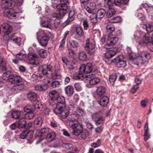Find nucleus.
Masks as SVG:
<instances>
[{
    "instance_id": "19",
    "label": "nucleus",
    "mask_w": 153,
    "mask_h": 153,
    "mask_svg": "<svg viewBox=\"0 0 153 153\" xmlns=\"http://www.w3.org/2000/svg\"><path fill=\"white\" fill-rule=\"evenodd\" d=\"M28 99L32 102H36L37 100V94L34 92H30L27 94Z\"/></svg>"
},
{
    "instance_id": "14",
    "label": "nucleus",
    "mask_w": 153,
    "mask_h": 153,
    "mask_svg": "<svg viewBox=\"0 0 153 153\" xmlns=\"http://www.w3.org/2000/svg\"><path fill=\"white\" fill-rule=\"evenodd\" d=\"M49 40V37L48 35L43 36L41 38H38V40L40 44L42 46H45Z\"/></svg>"
},
{
    "instance_id": "55",
    "label": "nucleus",
    "mask_w": 153,
    "mask_h": 153,
    "mask_svg": "<svg viewBox=\"0 0 153 153\" xmlns=\"http://www.w3.org/2000/svg\"><path fill=\"white\" fill-rule=\"evenodd\" d=\"M53 20L54 22V24L55 27H57L60 22V19L58 18V17H57V18H56L55 19H51V22Z\"/></svg>"
},
{
    "instance_id": "58",
    "label": "nucleus",
    "mask_w": 153,
    "mask_h": 153,
    "mask_svg": "<svg viewBox=\"0 0 153 153\" xmlns=\"http://www.w3.org/2000/svg\"><path fill=\"white\" fill-rule=\"evenodd\" d=\"M74 87L76 90L77 91H80L82 90L81 86L78 83H76L74 84Z\"/></svg>"
},
{
    "instance_id": "43",
    "label": "nucleus",
    "mask_w": 153,
    "mask_h": 153,
    "mask_svg": "<svg viewBox=\"0 0 153 153\" xmlns=\"http://www.w3.org/2000/svg\"><path fill=\"white\" fill-rule=\"evenodd\" d=\"M106 29L107 32L110 33H111L114 31L115 27L113 25L111 24L107 25L106 27Z\"/></svg>"
},
{
    "instance_id": "23",
    "label": "nucleus",
    "mask_w": 153,
    "mask_h": 153,
    "mask_svg": "<svg viewBox=\"0 0 153 153\" xmlns=\"http://www.w3.org/2000/svg\"><path fill=\"white\" fill-rule=\"evenodd\" d=\"M105 13V11L103 9L98 10L96 15V16L97 19H101L103 18Z\"/></svg>"
},
{
    "instance_id": "10",
    "label": "nucleus",
    "mask_w": 153,
    "mask_h": 153,
    "mask_svg": "<svg viewBox=\"0 0 153 153\" xmlns=\"http://www.w3.org/2000/svg\"><path fill=\"white\" fill-rule=\"evenodd\" d=\"M36 104L33 107L28 105L24 108V109L25 112L27 113L33 112L35 109H39L42 107V105L40 101H37Z\"/></svg>"
},
{
    "instance_id": "30",
    "label": "nucleus",
    "mask_w": 153,
    "mask_h": 153,
    "mask_svg": "<svg viewBox=\"0 0 153 153\" xmlns=\"http://www.w3.org/2000/svg\"><path fill=\"white\" fill-rule=\"evenodd\" d=\"M113 5L108 6L109 9L107 13V15L108 17L112 16L115 14V10L112 7Z\"/></svg>"
},
{
    "instance_id": "59",
    "label": "nucleus",
    "mask_w": 153,
    "mask_h": 153,
    "mask_svg": "<svg viewBox=\"0 0 153 153\" xmlns=\"http://www.w3.org/2000/svg\"><path fill=\"white\" fill-rule=\"evenodd\" d=\"M83 72H81L79 70V74L76 76L75 79H82L83 77Z\"/></svg>"
},
{
    "instance_id": "42",
    "label": "nucleus",
    "mask_w": 153,
    "mask_h": 153,
    "mask_svg": "<svg viewBox=\"0 0 153 153\" xmlns=\"http://www.w3.org/2000/svg\"><path fill=\"white\" fill-rule=\"evenodd\" d=\"M10 71H8L4 73L2 76V78L3 79L6 81L8 80L9 81V78L10 76Z\"/></svg>"
},
{
    "instance_id": "33",
    "label": "nucleus",
    "mask_w": 153,
    "mask_h": 153,
    "mask_svg": "<svg viewBox=\"0 0 153 153\" xmlns=\"http://www.w3.org/2000/svg\"><path fill=\"white\" fill-rule=\"evenodd\" d=\"M69 114L68 110L65 108L59 116L62 118H65L67 117Z\"/></svg>"
},
{
    "instance_id": "8",
    "label": "nucleus",
    "mask_w": 153,
    "mask_h": 153,
    "mask_svg": "<svg viewBox=\"0 0 153 153\" xmlns=\"http://www.w3.org/2000/svg\"><path fill=\"white\" fill-rule=\"evenodd\" d=\"M54 70L53 65L50 64L48 65H44L39 67V71L43 75H46L48 74V71H52Z\"/></svg>"
},
{
    "instance_id": "28",
    "label": "nucleus",
    "mask_w": 153,
    "mask_h": 153,
    "mask_svg": "<svg viewBox=\"0 0 153 153\" xmlns=\"http://www.w3.org/2000/svg\"><path fill=\"white\" fill-rule=\"evenodd\" d=\"M76 33L80 37L84 36V33L81 27H77L76 29Z\"/></svg>"
},
{
    "instance_id": "45",
    "label": "nucleus",
    "mask_w": 153,
    "mask_h": 153,
    "mask_svg": "<svg viewBox=\"0 0 153 153\" xmlns=\"http://www.w3.org/2000/svg\"><path fill=\"white\" fill-rule=\"evenodd\" d=\"M144 43L147 44V45L149 42L151 41V37L149 36V34H146L144 36Z\"/></svg>"
},
{
    "instance_id": "41",
    "label": "nucleus",
    "mask_w": 153,
    "mask_h": 153,
    "mask_svg": "<svg viewBox=\"0 0 153 153\" xmlns=\"http://www.w3.org/2000/svg\"><path fill=\"white\" fill-rule=\"evenodd\" d=\"M74 14V12L73 11H70L68 14V17L67 20V22L69 23L72 22L74 19V18L73 16Z\"/></svg>"
},
{
    "instance_id": "15",
    "label": "nucleus",
    "mask_w": 153,
    "mask_h": 153,
    "mask_svg": "<svg viewBox=\"0 0 153 153\" xmlns=\"http://www.w3.org/2000/svg\"><path fill=\"white\" fill-rule=\"evenodd\" d=\"M24 115V113L22 111H14L12 113V117L15 119H19L20 118L23 117Z\"/></svg>"
},
{
    "instance_id": "5",
    "label": "nucleus",
    "mask_w": 153,
    "mask_h": 153,
    "mask_svg": "<svg viewBox=\"0 0 153 153\" xmlns=\"http://www.w3.org/2000/svg\"><path fill=\"white\" fill-rule=\"evenodd\" d=\"M86 79L87 81L86 82L87 83L86 84V86L88 88H91V86L96 85L100 82V79L97 77H96L94 75L89 74L85 76Z\"/></svg>"
},
{
    "instance_id": "32",
    "label": "nucleus",
    "mask_w": 153,
    "mask_h": 153,
    "mask_svg": "<svg viewBox=\"0 0 153 153\" xmlns=\"http://www.w3.org/2000/svg\"><path fill=\"white\" fill-rule=\"evenodd\" d=\"M47 31H44L42 30H39L36 33L37 38V40L38 38H41V37L43 36H45L47 35Z\"/></svg>"
},
{
    "instance_id": "27",
    "label": "nucleus",
    "mask_w": 153,
    "mask_h": 153,
    "mask_svg": "<svg viewBox=\"0 0 153 153\" xmlns=\"http://www.w3.org/2000/svg\"><path fill=\"white\" fill-rule=\"evenodd\" d=\"M11 40L14 43L16 44L19 46H20L21 42V38L13 35L12 37Z\"/></svg>"
},
{
    "instance_id": "36",
    "label": "nucleus",
    "mask_w": 153,
    "mask_h": 153,
    "mask_svg": "<svg viewBox=\"0 0 153 153\" xmlns=\"http://www.w3.org/2000/svg\"><path fill=\"white\" fill-rule=\"evenodd\" d=\"M79 60L81 61H85L87 59L86 53L83 51L80 52L79 54Z\"/></svg>"
},
{
    "instance_id": "38",
    "label": "nucleus",
    "mask_w": 153,
    "mask_h": 153,
    "mask_svg": "<svg viewBox=\"0 0 153 153\" xmlns=\"http://www.w3.org/2000/svg\"><path fill=\"white\" fill-rule=\"evenodd\" d=\"M16 57L19 60H25L27 58L26 55L21 53H19L16 55Z\"/></svg>"
},
{
    "instance_id": "22",
    "label": "nucleus",
    "mask_w": 153,
    "mask_h": 153,
    "mask_svg": "<svg viewBox=\"0 0 153 153\" xmlns=\"http://www.w3.org/2000/svg\"><path fill=\"white\" fill-rule=\"evenodd\" d=\"M51 22V19L49 21H43L41 24L42 27L51 29L53 27V25L52 24Z\"/></svg>"
},
{
    "instance_id": "24",
    "label": "nucleus",
    "mask_w": 153,
    "mask_h": 153,
    "mask_svg": "<svg viewBox=\"0 0 153 153\" xmlns=\"http://www.w3.org/2000/svg\"><path fill=\"white\" fill-rule=\"evenodd\" d=\"M144 131H145L144 133L145 137L144 139L145 141L147 140L149 138H150V135L149 134V127L148 123H146L145 124L144 127Z\"/></svg>"
},
{
    "instance_id": "49",
    "label": "nucleus",
    "mask_w": 153,
    "mask_h": 153,
    "mask_svg": "<svg viewBox=\"0 0 153 153\" xmlns=\"http://www.w3.org/2000/svg\"><path fill=\"white\" fill-rule=\"evenodd\" d=\"M30 132H28L27 131H25L22 132L20 135V137L21 139H24L28 137L29 134Z\"/></svg>"
},
{
    "instance_id": "39",
    "label": "nucleus",
    "mask_w": 153,
    "mask_h": 153,
    "mask_svg": "<svg viewBox=\"0 0 153 153\" xmlns=\"http://www.w3.org/2000/svg\"><path fill=\"white\" fill-rule=\"evenodd\" d=\"M114 38H111L108 40L107 42V44L106 45L105 47L106 48H108L107 46H108L109 47L114 45Z\"/></svg>"
},
{
    "instance_id": "57",
    "label": "nucleus",
    "mask_w": 153,
    "mask_h": 153,
    "mask_svg": "<svg viewBox=\"0 0 153 153\" xmlns=\"http://www.w3.org/2000/svg\"><path fill=\"white\" fill-rule=\"evenodd\" d=\"M83 25L84 28L85 30H87L89 27L88 22L86 19H85L83 22Z\"/></svg>"
},
{
    "instance_id": "17",
    "label": "nucleus",
    "mask_w": 153,
    "mask_h": 153,
    "mask_svg": "<svg viewBox=\"0 0 153 153\" xmlns=\"http://www.w3.org/2000/svg\"><path fill=\"white\" fill-rule=\"evenodd\" d=\"M109 102V98L107 96L102 97L99 102V103L102 106L106 107Z\"/></svg>"
},
{
    "instance_id": "47",
    "label": "nucleus",
    "mask_w": 153,
    "mask_h": 153,
    "mask_svg": "<svg viewBox=\"0 0 153 153\" xmlns=\"http://www.w3.org/2000/svg\"><path fill=\"white\" fill-rule=\"evenodd\" d=\"M69 43L71 46L74 48H77L79 46V43L75 40H72Z\"/></svg>"
},
{
    "instance_id": "61",
    "label": "nucleus",
    "mask_w": 153,
    "mask_h": 153,
    "mask_svg": "<svg viewBox=\"0 0 153 153\" xmlns=\"http://www.w3.org/2000/svg\"><path fill=\"white\" fill-rule=\"evenodd\" d=\"M100 116V113L99 112H97L93 114L92 116V117L93 120L95 121Z\"/></svg>"
},
{
    "instance_id": "25",
    "label": "nucleus",
    "mask_w": 153,
    "mask_h": 153,
    "mask_svg": "<svg viewBox=\"0 0 153 153\" xmlns=\"http://www.w3.org/2000/svg\"><path fill=\"white\" fill-rule=\"evenodd\" d=\"M65 91L68 96H71L74 93V89L71 86L68 85L65 88Z\"/></svg>"
},
{
    "instance_id": "53",
    "label": "nucleus",
    "mask_w": 153,
    "mask_h": 153,
    "mask_svg": "<svg viewBox=\"0 0 153 153\" xmlns=\"http://www.w3.org/2000/svg\"><path fill=\"white\" fill-rule=\"evenodd\" d=\"M75 113H76L79 116V117L80 116H84L85 115L84 111L83 110L80 109H78L77 110L75 111Z\"/></svg>"
},
{
    "instance_id": "54",
    "label": "nucleus",
    "mask_w": 153,
    "mask_h": 153,
    "mask_svg": "<svg viewBox=\"0 0 153 153\" xmlns=\"http://www.w3.org/2000/svg\"><path fill=\"white\" fill-rule=\"evenodd\" d=\"M52 87L55 88L59 87L60 85V82L58 81H55L51 83Z\"/></svg>"
},
{
    "instance_id": "40",
    "label": "nucleus",
    "mask_w": 153,
    "mask_h": 153,
    "mask_svg": "<svg viewBox=\"0 0 153 153\" xmlns=\"http://www.w3.org/2000/svg\"><path fill=\"white\" fill-rule=\"evenodd\" d=\"M35 116L34 113L33 112L27 113L24 114V116L25 119H33Z\"/></svg>"
},
{
    "instance_id": "21",
    "label": "nucleus",
    "mask_w": 153,
    "mask_h": 153,
    "mask_svg": "<svg viewBox=\"0 0 153 153\" xmlns=\"http://www.w3.org/2000/svg\"><path fill=\"white\" fill-rule=\"evenodd\" d=\"M6 62L5 60L2 56L0 57V67L2 71L6 70Z\"/></svg>"
},
{
    "instance_id": "4",
    "label": "nucleus",
    "mask_w": 153,
    "mask_h": 153,
    "mask_svg": "<svg viewBox=\"0 0 153 153\" xmlns=\"http://www.w3.org/2000/svg\"><path fill=\"white\" fill-rule=\"evenodd\" d=\"M151 56L147 52L143 51L141 52L139 56L135 57H131L130 61L132 64L141 66L143 65H146L148 63L147 60L150 59Z\"/></svg>"
},
{
    "instance_id": "35",
    "label": "nucleus",
    "mask_w": 153,
    "mask_h": 153,
    "mask_svg": "<svg viewBox=\"0 0 153 153\" xmlns=\"http://www.w3.org/2000/svg\"><path fill=\"white\" fill-rule=\"evenodd\" d=\"M56 136L55 133L53 132H50L48 133L46 137V139L49 142L53 140Z\"/></svg>"
},
{
    "instance_id": "20",
    "label": "nucleus",
    "mask_w": 153,
    "mask_h": 153,
    "mask_svg": "<svg viewBox=\"0 0 153 153\" xmlns=\"http://www.w3.org/2000/svg\"><path fill=\"white\" fill-rule=\"evenodd\" d=\"M24 85L20 84L13 86L11 89V91L14 93L18 92L24 88Z\"/></svg>"
},
{
    "instance_id": "3",
    "label": "nucleus",
    "mask_w": 153,
    "mask_h": 153,
    "mask_svg": "<svg viewBox=\"0 0 153 153\" xmlns=\"http://www.w3.org/2000/svg\"><path fill=\"white\" fill-rule=\"evenodd\" d=\"M70 122L69 126L73 129L72 132L74 135H79L82 128V125L79 124L78 121L79 116L75 113L70 114L69 117Z\"/></svg>"
},
{
    "instance_id": "51",
    "label": "nucleus",
    "mask_w": 153,
    "mask_h": 153,
    "mask_svg": "<svg viewBox=\"0 0 153 153\" xmlns=\"http://www.w3.org/2000/svg\"><path fill=\"white\" fill-rule=\"evenodd\" d=\"M109 81L111 85L114 86L115 82V74H112L110 76Z\"/></svg>"
},
{
    "instance_id": "48",
    "label": "nucleus",
    "mask_w": 153,
    "mask_h": 153,
    "mask_svg": "<svg viewBox=\"0 0 153 153\" xmlns=\"http://www.w3.org/2000/svg\"><path fill=\"white\" fill-rule=\"evenodd\" d=\"M81 133V137L82 139H85L86 138L88 134V132L86 130H82V129L81 132L79 134Z\"/></svg>"
},
{
    "instance_id": "11",
    "label": "nucleus",
    "mask_w": 153,
    "mask_h": 153,
    "mask_svg": "<svg viewBox=\"0 0 153 153\" xmlns=\"http://www.w3.org/2000/svg\"><path fill=\"white\" fill-rule=\"evenodd\" d=\"M93 65L90 63H88L86 65H82L79 68L81 72L86 74L90 73L93 69Z\"/></svg>"
},
{
    "instance_id": "16",
    "label": "nucleus",
    "mask_w": 153,
    "mask_h": 153,
    "mask_svg": "<svg viewBox=\"0 0 153 153\" xmlns=\"http://www.w3.org/2000/svg\"><path fill=\"white\" fill-rule=\"evenodd\" d=\"M19 126V128H27L26 125V122L25 119V118L23 116L19 119V121L17 122Z\"/></svg>"
},
{
    "instance_id": "7",
    "label": "nucleus",
    "mask_w": 153,
    "mask_h": 153,
    "mask_svg": "<svg viewBox=\"0 0 153 153\" xmlns=\"http://www.w3.org/2000/svg\"><path fill=\"white\" fill-rule=\"evenodd\" d=\"M95 45L91 42L90 39H88L86 40L85 48L88 53L91 55H94L95 52Z\"/></svg>"
},
{
    "instance_id": "12",
    "label": "nucleus",
    "mask_w": 153,
    "mask_h": 153,
    "mask_svg": "<svg viewBox=\"0 0 153 153\" xmlns=\"http://www.w3.org/2000/svg\"><path fill=\"white\" fill-rule=\"evenodd\" d=\"M22 80L20 76L15 75H11L9 78V82L13 84H17L21 82Z\"/></svg>"
},
{
    "instance_id": "2",
    "label": "nucleus",
    "mask_w": 153,
    "mask_h": 153,
    "mask_svg": "<svg viewBox=\"0 0 153 153\" xmlns=\"http://www.w3.org/2000/svg\"><path fill=\"white\" fill-rule=\"evenodd\" d=\"M49 95L52 100L57 102L56 108L53 110V111L56 114L59 116L65 108V98L63 96H59L58 93L55 90L50 92Z\"/></svg>"
},
{
    "instance_id": "52",
    "label": "nucleus",
    "mask_w": 153,
    "mask_h": 153,
    "mask_svg": "<svg viewBox=\"0 0 153 153\" xmlns=\"http://www.w3.org/2000/svg\"><path fill=\"white\" fill-rule=\"evenodd\" d=\"M46 87H45L44 85L43 86L41 85H37L35 88L36 90L39 91H42L45 90L47 88Z\"/></svg>"
},
{
    "instance_id": "56",
    "label": "nucleus",
    "mask_w": 153,
    "mask_h": 153,
    "mask_svg": "<svg viewBox=\"0 0 153 153\" xmlns=\"http://www.w3.org/2000/svg\"><path fill=\"white\" fill-rule=\"evenodd\" d=\"M97 18L96 16V15L92 14L90 16V20L91 22L93 23H95L97 22Z\"/></svg>"
},
{
    "instance_id": "29",
    "label": "nucleus",
    "mask_w": 153,
    "mask_h": 153,
    "mask_svg": "<svg viewBox=\"0 0 153 153\" xmlns=\"http://www.w3.org/2000/svg\"><path fill=\"white\" fill-rule=\"evenodd\" d=\"M106 89L105 87L100 86L97 88V94L101 96L105 92Z\"/></svg>"
},
{
    "instance_id": "26",
    "label": "nucleus",
    "mask_w": 153,
    "mask_h": 153,
    "mask_svg": "<svg viewBox=\"0 0 153 153\" xmlns=\"http://www.w3.org/2000/svg\"><path fill=\"white\" fill-rule=\"evenodd\" d=\"M43 122L42 118L41 117H38L36 118L34 121V125L38 127H40L42 125Z\"/></svg>"
},
{
    "instance_id": "50",
    "label": "nucleus",
    "mask_w": 153,
    "mask_h": 153,
    "mask_svg": "<svg viewBox=\"0 0 153 153\" xmlns=\"http://www.w3.org/2000/svg\"><path fill=\"white\" fill-rule=\"evenodd\" d=\"M94 121L96 125H100L103 123L104 122V119L102 117H100Z\"/></svg>"
},
{
    "instance_id": "13",
    "label": "nucleus",
    "mask_w": 153,
    "mask_h": 153,
    "mask_svg": "<svg viewBox=\"0 0 153 153\" xmlns=\"http://www.w3.org/2000/svg\"><path fill=\"white\" fill-rule=\"evenodd\" d=\"M30 63L33 65H37L39 62L37 60L36 55L34 54H29L27 56Z\"/></svg>"
},
{
    "instance_id": "63",
    "label": "nucleus",
    "mask_w": 153,
    "mask_h": 153,
    "mask_svg": "<svg viewBox=\"0 0 153 153\" xmlns=\"http://www.w3.org/2000/svg\"><path fill=\"white\" fill-rule=\"evenodd\" d=\"M12 129H15L17 128H19L18 124L17 122H15L12 124L10 126Z\"/></svg>"
},
{
    "instance_id": "37",
    "label": "nucleus",
    "mask_w": 153,
    "mask_h": 153,
    "mask_svg": "<svg viewBox=\"0 0 153 153\" xmlns=\"http://www.w3.org/2000/svg\"><path fill=\"white\" fill-rule=\"evenodd\" d=\"M115 55V51L112 50H110L107 52L105 54V56L107 58H111Z\"/></svg>"
},
{
    "instance_id": "64",
    "label": "nucleus",
    "mask_w": 153,
    "mask_h": 153,
    "mask_svg": "<svg viewBox=\"0 0 153 153\" xmlns=\"http://www.w3.org/2000/svg\"><path fill=\"white\" fill-rule=\"evenodd\" d=\"M66 65L67 66L68 68L70 70L73 69L74 68L71 62H67L66 63Z\"/></svg>"
},
{
    "instance_id": "44",
    "label": "nucleus",
    "mask_w": 153,
    "mask_h": 153,
    "mask_svg": "<svg viewBox=\"0 0 153 153\" xmlns=\"http://www.w3.org/2000/svg\"><path fill=\"white\" fill-rule=\"evenodd\" d=\"M38 53L40 56L42 58H45L47 56L46 52L45 50L42 49L39 50Z\"/></svg>"
},
{
    "instance_id": "1",
    "label": "nucleus",
    "mask_w": 153,
    "mask_h": 153,
    "mask_svg": "<svg viewBox=\"0 0 153 153\" xmlns=\"http://www.w3.org/2000/svg\"><path fill=\"white\" fill-rule=\"evenodd\" d=\"M24 0H4L2 1L1 6L4 9V13L5 15L10 19H15L18 17L19 13L22 11L19 8L22 5Z\"/></svg>"
},
{
    "instance_id": "34",
    "label": "nucleus",
    "mask_w": 153,
    "mask_h": 153,
    "mask_svg": "<svg viewBox=\"0 0 153 153\" xmlns=\"http://www.w3.org/2000/svg\"><path fill=\"white\" fill-rule=\"evenodd\" d=\"M142 27L146 30L148 32H151L153 31V25L150 24L144 25Z\"/></svg>"
},
{
    "instance_id": "46",
    "label": "nucleus",
    "mask_w": 153,
    "mask_h": 153,
    "mask_svg": "<svg viewBox=\"0 0 153 153\" xmlns=\"http://www.w3.org/2000/svg\"><path fill=\"white\" fill-rule=\"evenodd\" d=\"M143 5L144 7L146 8L148 13L153 11V6L149 5L146 3L144 4Z\"/></svg>"
},
{
    "instance_id": "60",
    "label": "nucleus",
    "mask_w": 153,
    "mask_h": 153,
    "mask_svg": "<svg viewBox=\"0 0 153 153\" xmlns=\"http://www.w3.org/2000/svg\"><path fill=\"white\" fill-rule=\"evenodd\" d=\"M65 40L64 39H62L61 40L60 43V45L59 47V49L61 50L62 49V48L64 47L65 43Z\"/></svg>"
},
{
    "instance_id": "62",
    "label": "nucleus",
    "mask_w": 153,
    "mask_h": 153,
    "mask_svg": "<svg viewBox=\"0 0 153 153\" xmlns=\"http://www.w3.org/2000/svg\"><path fill=\"white\" fill-rule=\"evenodd\" d=\"M142 79L137 76L135 78V82L138 85H140L142 81Z\"/></svg>"
},
{
    "instance_id": "9",
    "label": "nucleus",
    "mask_w": 153,
    "mask_h": 153,
    "mask_svg": "<svg viewBox=\"0 0 153 153\" xmlns=\"http://www.w3.org/2000/svg\"><path fill=\"white\" fill-rule=\"evenodd\" d=\"M124 57L123 55H120L115 58V65L119 68L125 67L126 65V62L124 60Z\"/></svg>"
},
{
    "instance_id": "18",
    "label": "nucleus",
    "mask_w": 153,
    "mask_h": 153,
    "mask_svg": "<svg viewBox=\"0 0 153 153\" xmlns=\"http://www.w3.org/2000/svg\"><path fill=\"white\" fill-rule=\"evenodd\" d=\"M1 26L5 33L10 32L12 29V27L7 22L4 23L1 25Z\"/></svg>"
},
{
    "instance_id": "6",
    "label": "nucleus",
    "mask_w": 153,
    "mask_h": 153,
    "mask_svg": "<svg viewBox=\"0 0 153 153\" xmlns=\"http://www.w3.org/2000/svg\"><path fill=\"white\" fill-rule=\"evenodd\" d=\"M60 4L56 6L57 8L59 10V13L61 14V17L65 13L66 10L67 9L68 4V0H60Z\"/></svg>"
},
{
    "instance_id": "31",
    "label": "nucleus",
    "mask_w": 153,
    "mask_h": 153,
    "mask_svg": "<svg viewBox=\"0 0 153 153\" xmlns=\"http://www.w3.org/2000/svg\"><path fill=\"white\" fill-rule=\"evenodd\" d=\"M49 131V129L48 128H43L40 130H37V132L38 133V135L39 136L42 137L45 134L48 133Z\"/></svg>"
}]
</instances>
